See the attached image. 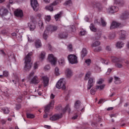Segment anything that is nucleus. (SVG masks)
<instances>
[{
	"mask_svg": "<svg viewBox=\"0 0 129 129\" xmlns=\"http://www.w3.org/2000/svg\"><path fill=\"white\" fill-rule=\"evenodd\" d=\"M33 55V53L30 52L29 53L25 58V66H24V70L25 71H30L31 70V68H32V65L33 63L31 62V56Z\"/></svg>",
	"mask_w": 129,
	"mask_h": 129,
	"instance_id": "f257e3e1",
	"label": "nucleus"
},
{
	"mask_svg": "<svg viewBox=\"0 0 129 129\" xmlns=\"http://www.w3.org/2000/svg\"><path fill=\"white\" fill-rule=\"evenodd\" d=\"M112 62L113 63H116L115 64V67L117 68H122L123 67V63L128 64V61L125 62L124 60L121 58H118L115 56H112Z\"/></svg>",
	"mask_w": 129,
	"mask_h": 129,
	"instance_id": "f03ea898",
	"label": "nucleus"
},
{
	"mask_svg": "<svg viewBox=\"0 0 129 129\" xmlns=\"http://www.w3.org/2000/svg\"><path fill=\"white\" fill-rule=\"evenodd\" d=\"M57 30H58V27L56 26H47L46 27V29L45 30L43 34V38H44L45 40H47V38H48V34H48V32H50V33H53L54 32H56Z\"/></svg>",
	"mask_w": 129,
	"mask_h": 129,
	"instance_id": "7ed1b4c3",
	"label": "nucleus"
},
{
	"mask_svg": "<svg viewBox=\"0 0 129 129\" xmlns=\"http://www.w3.org/2000/svg\"><path fill=\"white\" fill-rule=\"evenodd\" d=\"M54 103L55 101L52 100L47 105L45 106L44 112L45 114L43 115V118H48V113H49L50 109H52V108H53Z\"/></svg>",
	"mask_w": 129,
	"mask_h": 129,
	"instance_id": "20e7f679",
	"label": "nucleus"
},
{
	"mask_svg": "<svg viewBox=\"0 0 129 129\" xmlns=\"http://www.w3.org/2000/svg\"><path fill=\"white\" fill-rule=\"evenodd\" d=\"M65 84H66V80L65 79H60L56 83V87L58 89H65L66 87H65Z\"/></svg>",
	"mask_w": 129,
	"mask_h": 129,
	"instance_id": "39448f33",
	"label": "nucleus"
},
{
	"mask_svg": "<svg viewBox=\"0 0 129 129\" xmlns=\"http://www.w3.org/2000/svg\"><path fill=\"white\" fill-rule=\"evenodd\" d=\"M74 108L77 111H84V108L81 107V102L79 100H77L75 102L74 105Z\"/></svg>",
	"mask_w": 129,
	"mask_h": 129,
	"instance_id": "423d86ee",
	"label": "nucleus"
},
{
	"mask_svg": "<svg viewBox=\"0 0 129 129\" xmlns=\"http://www.w3.org/2000/svg\"><path fill=\"white\" fill-rule=\"evenodd\" d=\"M68 58L71 64H76L77 63V56L74 54L69 55Z\"/></svg>",
	"mask_w": 129,
	"mask_h": 129,
	"instance_id": "0eeeda50",
	"label": "nucleus"
},
{
	"mask_svg": "<svg viewBox=\"0 0 129 129\" xmlns=\"http://www.w3.org/2000/svg\"><path fill=\"white\" fill-rule=\"evenodd\" d=\"M63 117V114L62 113H58V114H54L51 117H50V120L51 121H56V120H59L60 118H62Z\"/></svg>",
	"mask_w": 129,
	"mask_h": 129,
	"instance_id": "6e6552de",
	"label": "nucleus"
},
{
	"mask_svg": "<svg viewBox=\"0 0 129 129\" xmlns=\"http://www.w3.org/2000/svg\"><path fill=\"white\" fill-rule=\"evenodd\" d=\"M31 5L35 12H38L39 10V4L37 0H31Z\"/></svg>",
	"mask_w": 129,
	"mask_h": 129,
	"instance_id": "1a4fd4ad",
	"label": "nucleus"
},
{
	"mask_svg": "<svg viewBox=\"0 0 129 129\" xmlns=\"http://www.w3.org/2000/svg\"><path fill=\"white\" fill-rule=\"evenodd\" d=\"M48 60L51 63V65H56L57 58L52 54L48 55Z\"/></svg>",
	"mask_w": 129,
	"mask_h": 129,
	"instance_id": "9d476101",
	"label": "nucleus"
},
{
	"mask_svg": "<svg viewBox=\"0 0 129 129\" xmlns=\"http://www.w3.org/2000/svg\"><path fill=\"white\" fill-rule=\"evenodd\" d=\"M95 83V79L94 78H90L89 80H88V85H87V89L89 90L91 89L92 86H93V84Z\"/></svg>",
	"mask_w": 129,
	"mask_h": 129,
	"instance_id": "9b49d317",
	"label": "nucleus"
},
{
	"mask_svg": "<svg viewBox=\"0 0 129 129\" xmlns=\"http://www.w3.org/2000/svg\"><path fill=\"white\" fill-rule=\"evenodd\" d=\"M107 12L109 14H113L114 13H116V12H118V7H116L115 6L110 7L107 9Z\"/></svg>",
	"mask_w": 129,
	"mask_h": 129,
	"instance_id": "f8f14e48",
	"label": "nucleus"
},
{
	"mask_svg": "<svg viewBox=\"0 0 129 129\" xmlns=\"http://www.w3.org/2000/svg\"><path fill=\"white\" fill-rule=\"evenodd\" d=\"M9 14V10L5 7H0V15L2 17L7 16Z\"/></svg>",
	"mask_w": 129,
	"mask_h": 129,
	"instance_id": "ddd939ff",
	"label": "nucleus"
},
{
	"mask_svg": "<svg viewBox=\"0 0 129 129\" xmlns=\"http://www.w3.org/2000/svg\"><path fill=\"white\" fill-rule=\"evenodd\" d=\"M58 3H59L58 1H56L53 2V3L50 4L49 6L45 7L46 10H47L48 11H50V12H53V6H57V4H58Z\"/></svg>",
	"mask_w": 129,
	"mask_h": 129,
	"instance_id": "4468645a",
	"label": "nucleus"
},
{
	"mask_svg": "<svg viewBox=\"0 0 129 129\" xmlns=\"http://www.w3.org/2000/svg\"><path fill=\"white\" fill-rule=\"evenodd\" d=\"M14 15L16 16V17H17V18H23L24 16V14L23 13V11L20 10H16L14 12Z\"/></svg>",
	"mask_w": 129,
	"mask_h": 129,
	"instance_id": "2eb2a0df",
	"label": "nucleus"
},
{
	"mask_svg": "<svg viewBox=\"0 0 129 129\" xmlns=\"http://www.w3.org/2000/svg\"><path fill=\"white\" fill-rule=\"evenodd\" d=\"M42 79L43 80L44 87H47L49 85V78L47 76H44L42 77Z\"/></svg>",
	"mask_w": 129,
	"mask_h": 129,
	"instance_id": "dca6fc26",
	"label": "nucleus"
},
{
	"mask_svg": "<svg viewBox=\"0 0 129 129\" xmlns=\"http://www.w3.org/2000/svg\"><path fill=\"white\" fill-rule=\"evenodd\" d=\"M40 82V80L37 76H34L30 81V84H38Z\"/></svg>",
	"mask_w": 129,
	"mask_h": 129,
	"instance_id": "f3484780",
	"label": "nucleus"
},
{
	"mask_svg": "<svg viewBox=\"0 0 129 129\" xmlns=\"http://www.w3.org/2000/svg\"><path fill=\"white\" fill-rule=\"evenodd\" d=\"M68 37V33L67 32H62L58 34L59 39H66Z\"/></svg>",
	"mask_w": 129,
	"mask_h": 129,
	"instance_id": "a211bd4d",
	"label": "nucleus"
},
{
	"mask_svg": "<svg viewBox=\"0 0 129 129\" xmlns=\"http://www.w3.org/2000/svg\"><path fill=\"white\" fill-rule=\"evenodd\" d=\"M121 19L122 20H126V19H128L129 18V12L127 11H125L122 13L120 16Z\"/></svg>",
	"mask_w": 129,
	"mask_h": 129,
	"instance_id": "6ab92c4d",
	"label": "nucleus"
},
{
	"mask_svg": "<svg viewBox=\"0 0 129 129\" xmlns=\"http://www.w3.org/2000/svg\"><path fill=\"white\" fill-rule=\"evenodd\" d=\"M66 76L67 78H71L73 76V72L69 69H67L66 71Z\"/></svg>",
	"mask_w": 129,
	"mask_h": 129,
	"instance_id": "aec40b11",
	"label": "nucleus"
},
{
	"mask_svg": "<svg viewBox=\"0 0 129 129\" xmlns=\"http://www.w3.org/2000/svg\"><path fill=\"white\" fill-rule=\"evenodd\" d=\"M119 26H120V23L116 22H113L110 26V29L111 30H112L115 29V28H118Z\"/></svg>",
	"mask_w": 129,
	"mask_h": 129,
	"instance_id": "412c9836",
	"label": "nucleus"
},
{
	"mask_svg": "<svg viewBox=\"0 0 129 129\" xmlns=\"http://www.w3.org/2000/svg\"><path fill=\"white\" fill-rule=\"evenodd\" d=\"M119 34H120V39H121L122 40H124L125 39V36L126 34V32H125V31L121 30L119 32Z\"/></svg>",
	"mask_w": 129,
	"mask_h": 129,
	"instance_id": "4be33fe9",
	"label": "nucleus"
},
{
	"mask_svg": "<svg viewBox=\"0 0 129 129\" xmlns=\"http://www.w3.org/2000/svg\"><path fill=\"white\" fill-rule=\"evenodd\" d=\"M124 46V43L122 41H118L116 44V47L118 49H121Z\"/></svg>",
	"mask_w": 129,
	"mask_h": 129,
	"instance_id": "5701e85b",
	"label": "nucleus"
},
{
	"mask_svg": "<svg viewBox=\"0 0 129 129\" xmlns=\"http://www.w3.org/2000/svg\"><path fill=\"white\" fill-rule=\"evenodd\" d=\"M35 46L36 48H40L42 46V43H41V40L39 39H36L35 42Z\"/></svg>",
	"mask_w": 129,
	"mask_h": 129,
	"instance_id": "b1692460",
	"label": "nucleus"
},
{
	"mask_svg": "<svg viewBox=\"0 0 129 129\" xmlns=\"http://www.w3.org/2000/svg\"><path fill=\"white\" fill-rule=\"evenodd\" d=\"M81 54L82 58H84V57H85V56L87 55V49L85 48H83L81 51Z\"/></svg>",
	"mask_w": 129,
	"mask_h": 129,
	"instance_id": "393cba45",
	"label": "nucleus"
},
{
	"mask_svg": "<svg viewBox=\"0 0 129 129\" xmlns=\"http://www.w3.org/2000/svg\"><path fill=\"white\" fill-rule=\"evenodd\" d=\"M28 25V27H29L31 31H34V30L36 29V25H35V24L34 23V22L29 23Z\"/></svg>",
	"mask_w": 129,
	"mask_h": 129,
	"instance_id": "a878e982",
	"label": "nucleus"
},
{
	"mask_svg": "<svg viewBox=\"0 0 129 129\" xmlns=\"http://www.w3.org/2000/svg\"><path fill=\"white\" fill-rule=\"evenodd\" d=\"M105 87V84H102L101 85H97L96 86V90H103L104 89V88Z\"/></svg>",
	"mask_w": 129,
	"mask_h": 129,
	"instance_id": "bb28decb",
	"label": "nucleus"
},
{
	"mask_svg": "<svg viewBox=\"0 0 129 129\" xmlns=\"http://www.w3.org/2000/svg\"><path fill=\"white\" fill-rule=\"evenodd\" d=\"M100 45V42L98 41H96L95 42H92V44H91V47H92V48H93V47H98V46Z\"/></svg>",
	"mask_w": 129,
	"mask_h": 129,
	"instance_id": "cd10ccee",
	"label": "nucleus"
},
{
	"mask_svg": "<svg viewBox=\"0 0 129 129\" xmlns=\"http://www.w3.org/2000/svg\"><path fill=\"white\" fill-rule=\"evenodd\" d=\"M90 76H91V73L90 72H87L85 76V80H86V81H87V80L90 79Z\"/></svg>",
	"mask_w": 129,
	"mask_h": 129,
	"instance_id": "c85d7f7f",
	"label": "nucleus"
},
{
	"mask_svg": "<svg viewBox=\"0 0 129 129\" xmlns=\"http://www.w3.org/2000/svg\"><path fill=\"white\" fill-rule=\"evenodd\" d=\"M66 111H68L69 113H70V111H71V110L70 109V107H69V105H67L66 107L62 110V112L63 113H64V112H66Z\"/></svg>",
	"mask_w": 129,
	"mask_h": 129,
	"instance_id": "c756f323",
	"label": "nucleus"
},
{
	"mask_svg": "<svg viewBox=\"0 0 129 129\" xmlns=\"http://www.w3.org/2000/svg\"><path fill=\"white\" fill-rule=\"evenodd\" d=\"M114 80H115L114 82L115 84H119L120 83H121V81H120V78L116 76H114Z\"/></svg>",
	"mask_w": 129,
	"mask_h": 129,
	"instance_id": "7c9ffc66",
	"label": "nucleus"
},
{
	"mask_svg": "<svg viewBox=\"0 0 129 129\" xmlns=\"http://www.w3.org/2000/svg\"><path fill=\"white\" fill-rule=\"evenodd\" d=\"M62 16V12H60L59 13L55 15L54 18L55 21H58L60 18H61V16Z\"/></svg>",
	"mask_w": 129,
	"mask_h": 129,
	"instance_id": "2f4dec72",
	"label": "nucleus"
},
{
	"mask_svg": "<svg viewBox=\"0 0 129 129\" xmlns=\"http://www.w3.org/2000/svg\"><path fill=\"white\" fill-rule=\"evenodd\" d=\"M38 26L42 31L44 30V24H43V21H39L38 22Z\"/></svg>",
	"mask_w": 129,
	"mask_h": 129,
	"instance_id": "473e14b6",
	"label": "nucleus"
},
{
	"mask_svg": "<svg viewBox=\"0 0 129 129\" xmlns=\"http://www.w3.org/2000/svg\"><path fill=\"white\" fill-rule=\"evenodd\" d=\"M2 110L3 111L4 113L5 114H8L10 112V110L7 107L2 108Z\"/></svg>",
	"mask_w": 129,
	"mask_h": 129,
	"instance_id": "72a5a7b5",
	"label": "nucleus"
},
{
	"mask_svg": "<svg viewBox=\"0 0 129 129\" xmlns=\"http://www.w3.org/2000/svg\"><path fill=\"white\" fill-rule=\"evenodd\" d=\"M90 29L91 31H92V32H96V28H95V26H94L93 24H91L90 26Z\"/></svg>",
	"mask_w": 129,
	"mask_h": 129,
	"instance_id": "f704fd0d",
	"label": "nucleus"
},
{
	"mask_svg": "<svg viewBox=\"0 0 129 129\" xmlns=\"http://www.w3.org/2000/svg\"><path fill=\"white\" fill-rule=\"evenodd\" d=\"M45 56H46V53L44 51H42L39 56V58L40 59H41V60H43V59H44Z\"/></svg>",
	"mask_w": 129,
	"mask_h": 129,
	"instance_id": "c9c22d12",
	"label": "nucleus"
},
{
	"mask_svg": "<svg viewBox=\"0 0 129 129\" xmlns=\"http://www.w3.org/2000/svg\"><path fill=\"white\" fill-rule=\"evenodd\" d=\"M95 70L97 73H100L101 72V70L100 67H98L97 65L95 66Z\"/></svg>",
	"mask_w": 129,
	"mask_h": 129,
	"instance_id": "e433bc0d",
	"label": "nucleus"
},
{
	"mask_svg": "<svg viewBox=\"0 0 129 129\" xmlns=\"http://www.w3.org/2000/svg\"><path fill=\"white\" fill-rule=\"evenodd\" d=\"M58 62L60 64V65H64L65 64V59L64 58H61L59 60Z\"/></svg>",
	"mask_w": 129,
	"mask_h": 129,
	"instance_id": "4c0bfd02",
	"label": "nucleus"
},
{
	"mask_svg": "<svg viewBox=\"0 0 129 129\" xmlns=\"http://www.w3.org/2000/svg\"><path fill=\"white\" fill-rule=\"evenodd\" d=\"M101 22L103 27H105V26H106V22L103 18H101Z\"/></svg>",
	"mask_w": 129,
	"mask_h": 129,
	"instance_id": "58836bf2",
	"label": "nucleus"
},
{
	"mask_svg": "<svg viewBox=\"0 0 129 129\" xmlns=\"http://www.w3.org/2000/svg\"><path fill=\"white\" fill-rule=\"evenodd\" d=\"M26 115L28 118H34V117H35V115L34 114L29 113H27Z\"/></svg>",
	"mask_w": 129,
	"mask_h": 129,
	"instance_id": "ea45409f",
	"label": "nucleus"
},
{
	"mask_svg": "<svg viewBox=\"0 0 129 129\" xmlns=\"http://www.w3.org/2000/svg\"><path fill=\"white\" fill-rule=\"evenodd\" d=\"M102 50V48L101 47V46H99L94 49V52H100V51H101Z\"/></svg>",
	"mask_w": 129,
	"mask_h": 129,
	"instance_id": "a19ab883",
	"label": "nucleus"
},
{
	"mask_svg": "<svg viewBox=\"0 0 129 129\" xmlns=\"http://www.w3.org/2000/svg\"><path fill=\"white\" fill-rule=\"evenodd\" d=\"M65 6H69L70 7L72 5V2L71 0L66 1L64 3Z\"/></svg>",
	"mask_w": 129,
	"mask_h": 129,
	"instance_id": "79ce46f5",
	"label": "nucleus"
},
{
	"mask_svg": "<svg viewBox=\"0 0 129 129\" xmlns=\"http://www.w3.org/2000/svg\"><path fill=\"white\" fill-rule=\"evenodd\" d=\"M85 63H87L88 66H90V64H91V59H86Z\"/></svg>",
	"mask_w": 129,
	"mask_h": 129,
	"instance_id": "37998d69",
	"label": "nucleus"
},
{
	"mask_svg": "<svg viewBox=\"0 0 129 129\" xmlns=\"http://www.w3.org/2000/svg\"><path fill=\"white\" fill-rule=\"evenodd\" d=\"M55 75H56V76H58L59 75V69L58 68H55V72H54Z\"/></svg>",
	"mask_w": 129,
	"mask_h": 129,
	"instance_id": "c03bdc74",
	"label": "nucleus"
},
{
	"mask_svg": "<svg viewBox=\"0 0 129 129\" xmlns=\"http://www.w3.org/2000/svg\"><path fill=\"white\" fill-rule=\"evenodd\" d=\"M3 76L5 77H8L9 76V72H8L7 71H4L3 72Z\"/></svg>",
	"mask_w": 129,
	"mask_h": 129,
	"instance_id": "a18cd8bd",
	"label": "nucleus"
},
{
	"mask_svg": "<svg viewBox=\"0 0 129 129\" xmlns=\"http://www.w3.org/2000/svg\"><path fill=\"white\" fill-rule=\"evenodd\" d=\"M45 20L46 22H50V21L51 20V16H45Z\"/></svg>",
	"mask_w": 129,
	"mask_h": 129,
	"instance_id": "49530a36",
	"label": "nucleus"
},
{
	"mask_svg": "<svg viewBox=\"0 0 129 129\" xmlns=\"http://www.w3.org/2000/svg\"><path fill=\"white\" fill-rule=\"evenodd\" d=\"M105 49L107 51V52L111 51V47L109 45L107 46Z\"/></svg>",
	"mask_w": 129,
	"mask_h": 129,
	"instance_id": "de8ad7c7",
	"label": "nucleus"
},
{
	"mask_svg": "<svg viewBox=\"0 0 129 129\" xmlns=\"http://www.w3.org/2000/svg\"><path fill=\"white\" fill-rule=\"evenodd\" d=\"M103 83V80L102 79H100L98 81H97V84H102Z\"/></svg>",
	"mask_w": 129,
	"mask_h": 129,
	"instance_id": "09e8293b",
	"label": "nucleus"
},
{
	"mask_svg": "<svg viewBox=\"0 0 129 129\" xmlns=\"http://www.w3.org/2000/svg\"><path fill=\"white\" fill-rule=\"evenodd\" d=\"M111 71H112V69H108L107 72L106 73V75H109Z\"/></svg>",
	"mask_w": 129,
	"mask_h": 129,
	"instance_id": "8fccbe9b",
	"label": "nucleus"
},
{
	"mask_svg": "<svg viewBox=\"0 0 129 129\" xmlns=\"http://www.w3.org/2000/svg\"><path fill=\"white\" fill-rule=\"evenodd\" d=\"M50 68H51L50 67V66H49V65H46L44 67V69H45V71L50 70Z\"/></svg>",
	"mask_w": 129,
	"mask_h": 129,
	"instance_id": "3c124183",
	"label": "nucleus"
},
{
	"mask_svg": "<svg viewBox=\"0 0 129 129\" xmlns=\"http://www.w3.org/2000/svg\"><path fill=\"white\" fill-rule=\"evenodd\" d=\"M90 93L92 95H94V94H95V90L92 89L90 90Z\"/></svg>",
	"mask_w": 129,
	"mask_h": 129,
	"instance_id": "603ef678",
	"label": "nucleus"
},
{
	"mask_svg": "<svg viewBox=\"0 0 129 129\" xmlns=\"http://www.w3.org/2000/svg\"><path fill=\"white\" fill-rule=\"evenodd\" d=\"M38 62L34 63V69H38Z\"/></svg>",
	"mask_w": 129,
	"mask_h": 129,
	"instance_id": "864d4df0",
	"label": "nucleus"
},
{
	"mask_svg": "<svg viewBox=\"0 0 129 129\" xmlns=\"http://www.w3.org/2000/svg\"><path fill=\"white\" fill-rule=\"evenodd\" d=\"M21 108V104H17L16 107V110H19Z\"/></svg>",
	"mask_w": 129,
	"mask_h": 129,
	"instance_id": "5fc2aeb1",
	"label": "nucleus"
},
{
	"mask_svg": "<svg viewBox=\"0 0 129 129\" xmlns=\"http://www.w3.org/2000/svg\"><path fill=\"white\" fill-rule=\"evenodd\" d=\"M35 74V72H32L29 76V78H31V77H32V76H34Z\"/></svg>",
	"mask_w": 129,
	"mask_h": 129,
	"instance_id": "6e6d98bb",
	"label": "nucleus"
},
{
	"mask_svg": "<svg viewBox=\"0 0 129 129\" xmlns=\"http://www.w3.org/2000/svg\"><path fill=\"white\" fill-rule=\"evenodd\" d=\"M112 80H113V78L112 77L109 78L108 80V83H111V82H112Z\"/></svg>",
	"mask_w": 129,
	"mask_h": 129,
	"instance_id": "4d7b16f0",
	"label": "nucleus"
},
{
	"mask_svg": "<svg viewBox=\"0 0 129 129\" xmlns=\"http://www.w3.org/2000/svg\"><path fill=\"white\" fill-rule=\"evenodd\" d=\"M80 34H81V35H82V36H84V35H85L86 34V31H85V30L81 31Z\"/></svg>",
	"mask_w": 129,
	"mask_h": 129,
	"instance_id": "13d9d810",
	"label": "nucleus"
},
{
	"mask_svg": "<svg viewBox=\"0 0 129 129\" xmlns=\"http://www.w3.org/2000/svg\"><path fill=\"white\" fill-rule=\"evenodd\" d=\"M68 48L69 51H72V45L70 44L69 46H68Z\"/></svg>",
	"mask_w": 129,
	"mask_h": 129,
	"instance_id": "bf43d9fd",
	"label": "nucleus"
},
{
	"mask_svg": "<svg viewBox=\"0 0 129 129\" xmlns=\"http://www.w3.org/2000/svg\"><path fill=\"white\" fill-rule=\"evenodd\" d=\"M36 16L37 17V18H39V19H40V18L42 17V14H40V13H38L36 15Z\"/></svg>",
	"mask_w": 129,
	"mask_h": 129,
	"instance_id": "052dcab7",
	"label": "nucleus"
},
{
	"mask_svg": "<svg viewBox=\"0 0 129 129\" xmlns=\"http://www.w3.org/2000/svg\"><path fill=\"white\" fill-rule=\"evenodd\" d=\"M44 127H45V128L50 129V128H51V126L48 125H44Z\"/></svg>",
	"mask_w": 129,
	"mask_h": 129,
	"instance_id": "680f3d73",
	"label": "nucleus"
},
{
	"mask_svg": "<svg viewBox=\"0 0 129 129\" xmlns=\"http://www.w3.org/2000/svg\"><path fill=\"white\" fill-rule=\"evenodd\" d=\"M102 63H104V64H105L106 65H108V61L104 60L102 62Z\"/></svg>",
	"mask_w": 129,
	"mask_h": 129,
	"instance_id": "e2e57ef3",
	"label": "nucleus"
},
{
	"mask_svg": "<svg viewBox=\"0 0 129 129\" xmlns=\"http://www.w3.org/2000/svg\"><path fill=\"white\" fill-rule=\"evenodd\" d=\"M50 98L51 99H54V98H55V95H54L53 94H51L50 95Z\"/></svg>",
	"mask_w": 129,
	"mask_h": 129,
	"instance_id": "0e129e2a",
	"label": "nucleus"
},
{
	"mask_svg": "<svg viewBox=\"0 0 129 129\" xmlns=\"http://www.w3.org/2000/svg\"><path fill=\"white\" fill-rule=\"evenodd\" d=\"M43 2H44V3H45V4H49L50 0H43Z\"/></svg>",
	"mask_w": 129,
	"mask_h": 129,
	"instance_id": "69168bd1",
	"label": "nucleus"
},
{
	"mask_svg": "<svg viewBox=\"0 0 129 129\" xmlns=\"http://www.w3.org/2000/svg\"><path fill=\"white\" fill-rule=\"evenodd\" d=\"M112 109H113V107H109L107 109V110L109 111V110H112Z\"/></svg>",
	"mask_w": 129,
	"mask_h": 129,
	"instance_id": "338daca9",
	"label": "nucleus"
},
{
	"mask_svg": "<svg viewBox=\"0 0 129 129\" xmlns=\"http://www.w3.org/2000/svg\"><path fill=\"white\" fill-rule=\"evenodd\" d=\"M103 102V99H101L100 101H99L98 104H101V103H102Z\"/></svg>",
	"mask_w": 129,
	"mask_h": 129,
	"instance_id": "774afa93",
	"label": "nucleus"
}]
</instances>
